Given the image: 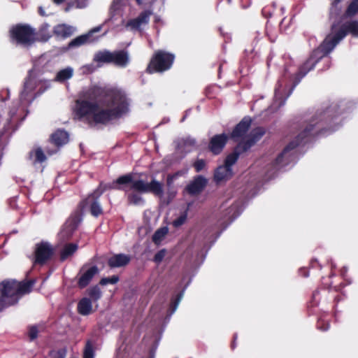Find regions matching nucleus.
Returning a JSON list of instances; mask_svg holds the SVG:
<instances>
[{
	"instance_id": "obj_1",
	"label": "nucleus",
	"mask_w": 358,
	"mask_h": 358,
	"mask_svg": "<svg viewBox=\"0 0 358 358\" xmlns=\"http://www.w3.org/2000/svg\"><path fill=\"white\" fill-rule=\"evenodd\" d=\"M129 106V101L122 90L92 85L80 92L73 113L78 120L104 124L127 113Z\"/></svg>"
},
{
	"instance_id": "obj_2",
	"label": "nucleus",
	"mask_w": 358,
	"mask_h": 358,
	"mask_svg": "<svg viewBox=\"0 0 358 358\" xmlns=\"http://www.w3.org/2000/svg\"><path fill=\"white\" fill-rule=\"evenodd\" d=\"M251 122L250 117H245L232 132V137L236 139L240 138L241 141L236 147L234 152L225 158V180L232 177L234 172L231 166L236 162L241 152L250 149L265 134L264 128L257 127L252 129L248 135H246Z\"/></svg>"
},
{
	"instance_id": "obj_3",
	"label": "nucleus",
	"mask_w": 358,
	"mask_h": 358,
	"mask_svg": "<svg viewBox=\"0 0 358 358\" xmlns=\"http://www.w3.org/2000/svg\"><path fill=\"white\" fill-rule=\"evenodd\" d=\"M337 105L331 106L325 111L320 112L313 117L310 122L306 123L303 126L301 131L296 136V140L290 142L283 150V151L275 159L274 166L276 168L282 167L287 164L291 159L292 150L300 143L303 142L309 136L312 135L315 127L319 124V121H315L319 117L320 121H329L335 116Z\"/></svg>"
},
{
	"instance_id": "obj_4",
	"label": "nucleus",
	"mask_w": 358,
	"mask_h": 358,
	"mask_svg": "<svg viewBox=\"0 0 358 358\" xmlns=\"http://www.w3.org/2000/svg\"><path fill=\"white\" fill-rule=\"evenodd\" d=\"M345 36V32L341 29L335 31V27H333L332 34H329L322 43L315 49L307 61L299 68L298 76L300 79L306 75V73L313 69L315 65L320 59L328 55L334 50L335 46Z\"/></svg>"
},
{
	"instance_id": "obj_5",
	"label": "nucleus",
	"mask_w": 358,
	"mask_h": 358,
	"mask_svg": "<svg viewBox=\"0 0 358 358\" xmlns=\"http://www.w3.org/2000/svg\"><path fill=\"white\" fill-rule=\"evenodd\" d=\"M32 280L17 282L15 280H6L0 283V312L5 308L17 303L24 294L29 293L34 285Z\"/></svg>"
},
{
	"instance_id": "obj_6",
	"label": "nucleus",
	"mask_w": 358,
	"mask_h": 358,
	"mask_svg": "<svg viewBox=\"0 0 358 358\" xmlns=\"http://www.w3.org/2000/svg\"><path fill=\"white\" fill-rule=\"evenodd\" d=\"M41 75V71L36 65L29 71V76L26 79L22 91L20 93V101L24 104L30 103L35 98L34 90L36 87Z\"/></svg>"
},
{
	"instance_id": "obj_7",
	"label": "nucleus",
	"mask_w": 358,
	"mask_h": 358,
	"mask_svg": "<svg viewBox=\"0 0 358 358\" xmlns=\"http://www.w3.org/2000/svg\"><path fill=\"white\" fill-rule=\"evenodd\" d=\"M11 41L22 47H29L35 41V32L28 25H16L10 30Z\"/></svg>"
},
{
	"instance_id": "obj_8",
	"label": "nucleus",
	"mask_w": 358,
	"mask_h": 358,
	"mask_svg": "<svg viewBox=\"0 0 358 358\" xmlns=\"http://www.w3.org/2000/svg\"><path fill=\"white\" fill-rule=\"evenodd\" d=\"M174 58L173 54L159 50L152 58L147 68V71L150 73L165 71L171 67Z\"/></svg>"
},
{
	"instance_id": "obj_9",
	"label": "nucleus",
	"mask_w": 358,
	"mask_h": 358,
	"mask_svg": "<svg viewBox=\"0 0 358 358\" xmlns=\"http://www.w3.org/2000/svg\"><path fill=\"white\" fill-rule=\"evenodd\" d=\"M128 189L139 193L152 192L159 197H162L164 194L163 184L155 179H152L150 182H147L141 179L133 180L131 185Z\"/></svg>"
},
{
	"instance_id": "obj_10",
	"label": "nucleus",
	"mask_w": 358,
	"mask_h": 358,
	"mask_svg": "<svg viewBox=\"0 0 358 358\" xmlns=\"http://www.w3.org/2000/svg\"><path fill=\"white\" fill-rule=\"evenodd\" d=\"M108 189V185L100 183L99 186L89 195L85 203L87 207L90 208L91 214L94 217H98L102 214L103 210L98 199L101 195Z\"/></svg>"
},
{
	"instance_id": "obj_11",
	"label": "nucleus",
	"mask_w": 358,
	"mask_h": 358,
	"mask_svg": "<svg viewBox=\"0 0 358 358\" xmlns=\"http://www.w3.org/2000/svg\"><path fill=\"white\" fill-rule=\"evenodd\" d=\"M152 15L151 10H143L136 17L128 20L125 23V28L131 31L141 32L143 27L148 24Z\"/></svg>"
},
{
	"instance_id": "obj_12",
	"label": "nucleus",
	"mask_w": 358,
	"mask_h": 358,
	"mask_svg": "<svg viewBox=\"0 0 358 358\" xmlns=\"http://www.w3.org/2000/svg\"><path fill=\"white\" fill-rule=\"evenodd\" d=\"M35 264L44 265L54 254L53 247L48 242H41L35 247Z\"/></svg>"
},
{
	"instance_id": "obj_13",
	"label": "nucleus",
	"mask_w": 358,
	"mask_h": 358,
	"mask_svg": "<svg viewBox=\"0 0 358 358\" xmlns=\"http://www.w3.org/2000/svg\"><path fill=\"white\" fill-rule=\"evenodd\" d=\"M81 219L78 215L70 217L63 225V227L60 231L59 235L61 238L64 240L70 238L72 236L73 232L78 228Z\"/></svg>"
},
{
	"instance_id": "obj_14",
	"label": "nucleus",
	"mask_w": 358,
	"mask_h": 358,
	"mask_svg": "<svg viewBox=\"0 0 358 358\" xmlns=\"http://www.w3.org/2000/svg\"><path fill=\"white\" fill-rule=\"evenodd\" d=\"M99 272V270L96 266H92L87 268L83 266L80 271V276L78 281V287L81 289L87 287L94 276L98 274Z\"/></svg>"
},
{
	"instance_id": "obj_15",
	"label": "nucleus",
	"mask_w": 358,
	"mask_h": 358,
	"mask_svg": "<svg viewBox=\"0 0 358 358\" xmlns=\"http://www.w3.org/2000/svg\"><path fill=\"white\" fill-rule=\"evenodd\" d=\"M207 183L208 180L205 177L197 176L187 185L185 190L190 195H196L203 190Z\"/></svg>"
},
{
	"instance_id": "obj_16",
	"label": "nucleus",
	"mask_w": 358,
	"mask_h": 358,
	"mask_svg": "<svg viewBox=\"0 0 358 358\" xmlns=\"http://www.w3.org/2000/svg\"><path fill=\"white\" fill-rule=\"evenodd\" d=\"M102 28L101 25L97 26L93 29H92L88 33L85 34L80 35L75 38H73L68 45V48L69 49L78 48L84 44H86L89 42L93 41L92 38V35L94 33L99 32L101 31Z\"/></svg>"
},
{
	"instance_id": "obj_17",
	"label": "nucleus",
	"mask_w": 358,
	"mask_h": 358,
	"mask_svg": "<svg viewBox=\"0 0 358 358\" xmlns=\"http://www.w3.org/2000/svg\"><path fill=\"white\" fill-rule=\"evenodd\" d=\"M176 148L180 152H189L196 146V141L193 137L188 136L179 138L175 141Z\"/></svg>"
},
{
	"instance_id": "obj_18",
	"label": "nucleus",
	"mask_w": 358,
	"mask_h": 358,
	"mask_svg": "<svg viewBox=\"0 0 358 358\" xmlns=\"http://www.w3.org/2000/svg\"><path fill=\"white\" fill-rule=\"evenodd\" d=\"M129 62V53L125 50L112 52L111 64L119 67H125Z\"/></svg>"
},
{
	"instance_id": "obj_19",
	"label": "nucleus",
	"mask_w": 358,
	"mask_h": 358,
	"mask_svg": "<svg viewBox=\"0 0 358 358\" xmlns=\"http://www.w3.org/2000/svg\"><path fill=\"white\" fill-rule=\"evenodd\" d=\"M131 260L129 255L125 254H117L110 257L108 260L110 268H119L127 265Z\"/></svg>"
},
{
	"instance_id": "obj_20",
	"label": "nucleus",
	"mask_w": 358,
	"mask_h": 358,
	"mask_svg": "<svg viewBox=\"0 0 358 358\" xmlns=\"http://www.w3.org/2000/svg\"><path fill=\"white\" fill-rule=\"evenodd\" d=\"M76 27L66 24L56 25L53 29L54 34L61 38L70 37L76 31Z\"/></svg>"
},
{
	"instance_id": "obj_21",
	"label": "nucleus",
	"mask_w": 358,
	"mask_h": 358,
	"mask_svg": "<svg viewBox=\"0 0 358 358\" xmlns=\"http://www.w3.org/2000/svg\"><path fill=\"white\" fill-rule=\"evenodd\" d=\"M224 147V134L214 136L210 141L209 149L214 155H218Z\"/></svg>"
},
{
	"instance_id": "obj_22",
	"label": "nucleus",
	"mask_w": 358,
	"mask_h": 358,
	"mask_svg": "<svg viewBox=\"0 0 358 358\" xmlns=\"http://www.w3.org/2000/svg\"><path fill=\"white\" fill-rule=\"evenodd\" d=\"M335 27V31H338V30H343L345 32V35L347 34V31L350 33L352 36L355 37H358V21L353 20L349 22H347L344 27H339L335 24H333L331 26V32L329 34H332L333 27Z\"/></svg>"
},
{
	"instance_id": "obj_23",
	"label": "nucleus",
	"mask_w": 358,
	"mask_h": 358,
	"mask_svg": "<svg viewBox=\"0 0 358 358\" xmlns=\"http://www.w3.org/2000/svg\"><path fill=\"white\" fill-rule=\"evenodd\" d=\"M118 189L125 191L127 196V200L130 204L139 206L143 205L144 203V199L141 195V193L129 190L126 187H118Z\"/></svg>"
},
{
	"instance_id": "obj_24",
	"label": "nucleus",
	"mask_w": 358,
	"mask_h": 358,
	"mask_svg": "<svg viewBox=\"0 0 358 358\" xmlns=\"http://www.w3.org/2000/svg\"><path fill=\"white\" fill-rule=\"evenodd\" d=\"M77 310L82 315H89L93 311L92 300L87 297L81 299L78 303Z\"/></svg>"
},
{
	"instance_id": "obj_25",
	"label": "nucleus",
	"mask_w": 358,
	"mask_h": 358,
	"mask_svg": "<svg viewBox=\"0 0 358 358\" xmlns=\"http://www.w3.org/2000/svg\"><path fill=\"white\" fill-rule=\"evenodd\" d=\"M73 73H74L73 69L71 66H67L63 69H61L60 71H59L57 73V74L54 78V80L55 82L63 83L70 80L73 77Z\"/></svg>"
},
{
	"instance_id": "obj_26",
	"label": "nucleus",
	"mask_w": 358,
	"mask_h": 358,
	"mask_svg": "<svg viewBox=\"0 0 358 358\" xmlns=\"http://www.w3.org/2000/svg\"><path fill=\"white\" fill-rule=\"evenodd\" d=\"M112 52L103 50L94 54L93 60L101 66L103 64L111 63Z\"/></svg>"
},
{
	"instance_id": "obj_27",
	"label": "nucleus",
	"mask_w": 358,
	"mask_h": 358,
	"mask_svg": "<svg viewBox=\"0 0 358 358\" xmlns=\"http://www.w3.org/2000/svg\"><path fill=\"white\" fill-rule=\"evenodd\" d=\"M51 138L56 145L61 146L69 141V134L64 130L59 129L52 134Z\"/></svg>"
},
{
	"instance_id": "obj_28",
	"label": "nucleus",
	"mask_w": 358,
	"mask_h": 358,
	"mask_svg": "<svg viewBox=\"0 0 358 358\" xmlns=\"http://www.w3.org/2000/svg\"><path fill=\"white\" fill-rule=\"evenodd\" d=\"M78 248L77 243H67L64 245L60 251V260L64 261L71 257L76 252Z\"/></svg>"
},
{
	"instance_id": "obj_29",
	"label": "nucleus",
	"mask_w": 358,
	"mask_h": 358,
	"mask_svg": "<svg viewBox=\"0 0 358 358\" xmlns=\"http://www.w3.org/2000/svg\"><path fill=\"white\" fill-rule=\"evenodd\" d=\"M242 210L241 204L240 202H236L227 209L225 215L229 216V222H231L236 219Z\"/></svg>"
},
{
	"instance_id": "obj_30",
	"label": "nucleus",
	"mask_w": 358,
	"mask_h": 358,
	"mask_svg": "<svg viewBox=\"0 0 358 358\" xmlns=\"http://www.w3.org/2000/svg\"><path fill=\"white\" fill-rule=\"evenodd\" d=\"M133 177L131 174H127L119 177L113 184H106L108 185V189H118L119 187L117 185H127L132 183Z\"/></svg>"
},
{
	"instance_id": "obj_31",
	"label": "nucleus",
	"mask_w": 358,
	"mask_h": 358,
	"mask_svg": "<svg viewBox=\"0 0 358 358\" xmlns=\"http://www.w3.org/2000/svg\"><path fill=\"white\" fill-rule=\"evenodd\" d=\"M358 13V0H353L348 6L345 15L347 17H352Z\"/></svg>"
},
{
	"instance_id": "obj_32",
	"label": "nucleus",
	"mask_w": 358,
	"mask_h": 358,
	"mask_svg": "<svg viewBox=\"0 0 358 358\" xmlns=\"http://www.w3.org/2000/svg\"><path fill=\"white\" fill-rule=\"evenodd\" d=\"M34 156V162H43L46 157L41 148H37L35 150L30 152V157H33Z\"/></svg>"
},
{
	"instance_id": "obj_33",
	"label": "nucleus",
	"mask_w": 358,
	"mask_h": 358,
	"mask_svg": "<svg viewBox=\"0 0 358 358\" xmlns=\"http://www.w3.org/2000/svg\"><path fill=\"white\" fill-rule=\"evenodd\" d=\"M167 233H168V229L166 227H163V228L159 229L154 234V235L152 236V241L155 243H159Z\"/></svg>"
},
{
	"instance_id": "obj_34",
	"label": "nucleus",
	"mask_w": 358,
	"mask_h": 358,
	"mask_svg": "<svg viewBox=\"0 0 358 358\" xmlns=\"http://www.w3.org/2000/svg\"><path fill=\"white\" fill-rule=\"evenodd\" d=\"M94 350L91 341H87L83 351V358H94Z\"/></svg>"
},
{
	"instance_id": "obj_35",
	"label": "nucleus",
	"mask_w": 358,
	"mask_h": 358,
	"mask_svg": "<svg viewBox=\"0 0 358 358\" xmlns=\"http://www.w3.org/2000/svg\"><path fill=\"white\" fill-rule=\"evenodd\" d=\"M88 294L91 297V300L96 301L101 297V291L100 288L96 285L89 289Z\"/></svg>"
},
{
	"instance_id": "obj_36",
	"label": "nucleus",
	"mask_w": 358,
	"mask_h": 358,
	"mask_svg": "<svg viewBox=\"0 0 358 358\" xmlns=\"http://www.w3.org/2000/svg\"><path fill=\"white\" fill-rule=\"evenodd\" d=\"M342 1V0H334L331 3V6L330 8L329 14L330 16H337L339 15L340 11L341 10V7L339 6V3Z\"/></svg>"
},
{
	"instance_id": "obj_37",
	"label": "nucleus",
	"mask_w": 358,
	"mask_h": 358,
	"mask_svg": "<svg viewBox=\"0 0 358 358\" xmlns=\"http://www.w3.org/2000/svg\"><path fill=\"white\" fill-rule=\"evenodd\" d=\"M66 355V349L62 348L58 350H52L50 352V358H65Z\"/></svg>"
},
{
	"instance_id": "obj_38",
	"label": "nucleus",
	"mask_w": 358,
	"mask_h": 358,
	"mask_svg": "<svg viewBox=\"0 0 358 358\" xmlns=\"http://www.w3.org/2000/svg\"><path fill=\"white\" fill-rule=\"evenodd\" d=\"M187 210H185L182 215H180L177 219H176L175 220H173V225L175 227H180L181 225H182L186 220H187Z\"/></svg>"
},
{
	"instance_id": "obj_39",
	"label": "nucleus",
	"mask_w": 358,
	"mask_h": 358,
	"mask_svg": "<svg viewBox=\"0 0 358 358\" xmlns=\"http://www.w3.org/2000/svg\"><path fill=\"white\" fill-rule=\"evenodd\" d=\"M224 180V168L220 166H219L214 174V180L216 183H220Z\"/></svg>"
},
{
	"instance_id": "obj_40",
	"label": "nucleus",
	"mask_w": 358,
	"mask_h": 358,
	"mask_svg": "<svg viewBox=\"0 0 358 358\" xmlns=\"http://www.w3.org/2000/svg\"><path fill=\"white\" fill-rule=\"evenodd\" d=\"M119 281V278L117 275H113L109 278H103L100 280V285H106L107 284H115Z\"/></svg>"
},
{
	"instance_id": "obj_41",
	"label": "nucleus",
	"mask_w": 358,
	"mask_h": 358,
	"mask_svg": "<svg viewBox=\"0 0 358 358\" xmlns=\"http://www.w3.org/2000/svg\"><path fill=\"white\" fill-rule=\"evenodd\" d=\"M166 255V250H161L159 252H157L155 257H154V262L157 264H159L162 262V261L164 259V257Z\"/></svg>"
},
{
	"instance_id": "obj_42",
	"label": "nucleus",
	"mask_w": 358,
	"mask_h": 358,
	"mask_svg": "<svg viewBox=\"0 0 358 358\" xmlns=\"http://www.w3.org/2000/svg\"><path fill=\"white\" fill-rule=\"evenodd\" d=\"M205 166L206 162L203 159H198L194 164V166L197 172L201 171Z\"/></svg>"
},
{
	"instance_id": "obj_43",
	"label": "nucleus",
	"mask_w": 358,
	"mask_h": 358,
	"mask_svg": "<svg viewBox=\"0 0 358 358\" xmlns=\"http://www.w3.org/2000/svg\"><path fill=\"white\" fill-rule=\"evenodd\" d=\"M38 329L36 327H31L29 331V336L31 341L34 340L38 336Z\"/></svg>"
},
{
	"instance_id": "obj_44",
	"label": "nucleus",
	"mask_w": 358,
	"mask_h": 358,
	"mask_svg": "<svg viewBox=\"0 0 358 358\" xmlns=\"http://www.w3.org/2000/svg\"><path fill=\"white\" fill-rule=\"evenodd\" d=\"M182 295H183V292H182L181 293H180V294L177 296V298H176V299L175 300V301H173V304H172V306H173V310H172L171 314H173V313L176 311V308H177V307H178V304H179V303H180V300H181V299H182Z\"/></svg>"
},
{
	"instance_id": "obj_45",
	"label": "nucleus",
	"mask_w": 358,
	"mask_h": 358,
	"mask_svg": "<svg viewBox=\"0 0 358 358\" xmlns=\"http://www.w3.org/2000/svg\"><path fill=\"white\" fill-rule=\"evenodd\" d=\"M180 176V173H176L173 175L168 176L167 178V185L171 186L173 181Z\"/></svg>"
},
{
	"instance_id": "obj_46",
	"label": "nucleus",
	"mask_w": 358,
	"mask_h": 358,
	"mask_svg": "<svg viewBox=\"0 0 358 358\" xmlns=\"http://www.w3.org/2000/svg\"><path fill=\"white\" fill-rule=\"evenodd\" d=\"M89 0H76V7L83 8L87 6Z\"/></svg>"
},
{
	"instance_id": "obj_47",
	"label": "nucleus",
	"mask_w": 358,
	"mask_h": 358,
	"mask_svg": "<svg viewBox=\"0 0 358 358\" xmlns=\"http://www.w3.org/2000/svg\"><path fill=\"white\" fill-rule=\"evenodd\" d=\"M82 69L84 73H92L95 68L93 64H87L83 66Z\"/></svg>"
},
{
	"instance_id": "obj_48",
	"label": "nucleus",
	"mask_w": 358,
	"mask_h": 358,
	"mask_svg": "<svg viewBox=\"0 0 358 358\" xmlns=\"http://www.w3.org/2000/svg\"><path fill=\"white\" fill-rule=\"evenodd\" d=\"M8 98H9V90H2L0 94V99L1 101H5Z\"/></svg>"
},
{
	"instance_id": "obj_49",
	"label": "nucleus",
	"mask_w": 358,
	"mask_h": 358,
	"mask_svg": "<svg viewBox=\"0 0 358 358\" xmlns=\"http://www.w3.org/2000/svg\"><path fill=\"white\" fill-rule=\"evenodd\" d=\"M38 12H39L41 15H42V16H45V11H44V10H43V8L42 7H39L38 8Z\"/></svg>"
},
{
	"instance_id": "obj_50",
	"label": "nucleus",
	"mask_w": 358,
	"mask_h": 358,
	"mask_svg": "<svg viewBox=\"0 0 358 358\" xmlns=\"http://www.w3.org/2000/svg\"><path fill=\"white\" fill-rule=\"evenodd\" d=\"M49 28V25L48 24H44L42 26L41 29V31H45V30H48Z\"/></svg>"
},
{
	"instance_id": "obj_51",
	"label": "nucleus",
	"mask_w": 358,
	"mask_h": 358,
	"mask_svg": "<svg viewBox=\"0 0 358 358\" xmlns=\"http://www.w3.org/2000/svg\"><path fill=\"white\" fill-rule=\"evenodd\" d=\"M161 22V18L159 16L155 17V23H159Z\"/></svg>"
},
{
	"instance_id": "obj_52",
	"label": "nucleus",
	"mask_w": 358,
	"mask_h": 358,
	"mask_svg": "<svg viewBox=\"0 0 358 358\" xmlns=\"http://www.w3.org/2000/svg\"><path fill=\"white\" fill-rule=\"evenodd\" d=\"M64 1V0H53V1L57 4L62 3Z\"/></svg>"
},
{
	"instance_id": "obj_53",
	"label": "nucleus",
	"mask_w": 358,
	"mask_h": 358,
	"mask_svg": "<svg viewBox=\"0 0 358 358\" xmlns=\"http://www.w3.org/2000/svg\"><path fill=\"white\" fill-rule=\"evenodd\" d=\"M320 329H322L323 331L327 330L329 329V324H327V327L325 328H322V327H319Z\"/></svg>"
},
{
	"instance_id": "obj_54",
	"label": "nucleus",
	"mask_w": 358,
	"mask_h": 358,
	"mask_svg": "<svg viewBox=\"0 0 358 358\" xmlns=\"http://www.w3.org/2000/svg\"><path fill=\"white\" fill-rule=\"evenodd\" d=\"M155 1V0H148L150 6L152 5V3H154Z\"/></svg>"
},
{
	"instance_id": "obj_55",
	"label": "nucleus",
	"mask_w": 358,
	"mask_h": 358,
	"mask_svg": "<svg viewBox=\"0 0 358 358\" xmlns=\"http://www.w3.org/2000/svg\"><path fill=\"white\" fill-rule=\"evenodd\" d=\"M50 38V34H48L47 36H45V38H44V40H45V41H47V40H48Z\"/></svg>"
},
{
	"instance_id": "obj_56",
	"label": "nucleus",
	"mask_w": 358,
	"mask_h": 358,
	"mask_svg": "<svg viewBox=\"0 0 358 358\" xmlns=\"http://www.w3.org/2000/svg\"><path fill=\"white\" fill-rule=\"evenodd\" d=\"M136 1L137 3H138V5H142V4H143V2H142V1H141V0H136Z\"/></svg>"
},
{
	"instance_id": "obj_57",
	"label": "nucleus",
	"mask_w": 358,
	"mask_h": 358,
	"mask_svg": "<svg viewBox=\"0 0 358 358\" xmlns=\"http://www.w3.org/2000/svg\"><path fill=\"white\" fill-rule=\"evenodd\" d=\"M278 93H279V89H276L275 90V97H277Z\"/></svg>"
},
{
	"instance_id": "obj_58",
	"label": "nucleus",
	"mask_w": 358,
	"mask_h": 358,
	"mask_svg": "<svg viewBox=\"0 0 358 358\" xmlns=\"http://www.w3.org/2000/svg\"><path fill=\"white\" fill-rule=\"evenodd\" d=\"M221 68H222V66L220 65L219 67V76H220V73H221Z\"/></svg>"
},
{
	"instance_id": "obj_59",
	"label": "nucleus",
	"mask_w": 358,
	"mask_h": 358,
	"mask_svg": "<svg viewBox=\"0 0 358 358\" xmlns=\"http://www.w3.org/2000/svg\"><path fill=\"white\" fill-rule=\"evenodd\" d=\"M186 117H187V115H185V116L182 118L181 122H183V121L185 120V119L186 118Z\"/></svg>"
},
{
	"instance_id": "obj_60",
	"label": "nucleus",
	"mask_w": 358,
	"mask_h": 358,
	"mask_svg": "<svg viewBox=\"0 0 358 358\" xmlns=\"http://www.w3.org/2000/svg\"><path fill=\"white\" fill-rule=\"evenodd\" d=\"M227 39H228L229 41H231V36H227Z\"/></svg>"
},
{
	"instance_id": "obj_61",
	"label": "nucleus",
	"mask_w": 358,
	"mask_h": 358,
	"mask_svg": "<svg viewBox=\"0 0 358 358\" xmlns=\"http://www.w3.org/2000/svg\"><path fill=\"white\" fill-rule=\"evenodd\" d=\"M227 34H225V38L227 37ZM224 43H227V41H226V40L224 41Z\"/></svg>"
},
{
	"instance_id": "obj_62",
	"label": "nucleus",
	"mask_w": 358,
	"mask_h": 358,
	"mask_svg": "<svg viewBox=\"0 0 358 358\" xmlns=\"http://www.w3.org/2000/svg\"><path fill=\"white\" fill-rule=\"evenodd\" d=\"M151 358H153V357H151Z\"/></svg>"
}]
</instances>
